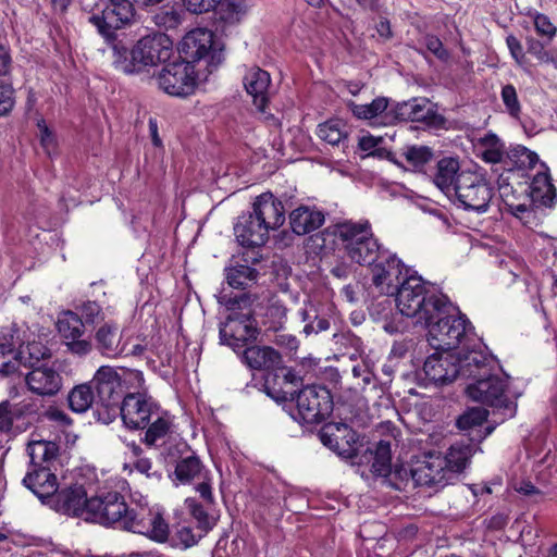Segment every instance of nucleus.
Masks as SVG:
<instances>
[{"label":"nucleus","mask_w":557,"mask_h":557,"mask_svg":"<svg viewBox=\"0 0 557 557\" xmlns=\"http://www.w3.org/2000/svg\"><path fill=\"white\" fill-rule=\"evenodd\" d=\"M126 487L127 482L122 479L111 478L104 481L102 490L85 499V506L77 507L75 516L85 521L132 531L164 543L170 530L163 511L159 507H149L147 503L129 509L122 495Z\"/></svg>","instance_id":"obj_1"},{"label":"nucleus","mask_w":557,"mask_h":557,"mask_svg":"<svg viewBox=\"0 0 557 557\" xmlns=\"http://www.w3.org/2000/svg\"><path fill=\"white\" fill-rule=\"evenodd\" d=\"M470 444L455 443L446 454L429 451L417 461L409 475L417 485L443 488L467 468L472 457Z\"/></svg>","instance_id":"obj_2"},{"label":"nucleus","mask_w":557,"mask_h":557,"mask_svg":"<svg viewBox=\"0 0 557 557\" xmlns=\"http://www.w3.org/2000/svg\"><path fill=\"white\" fill-rule=\"evenodd\" d=\"M394 295H396V306L399 312L416 319L419 324L430 323L436 317L451 309L448 298L437 293L431 283L425 282L416 272L403 280Z\"/></svg>","instance_id":"obj_3"},{"label":"nucleus","mask_w":557,"mask_h":557,"mask_svg":"<svg viewBox=\"0 0 557 557\" xmlns=\"http://www.w3.org/2000/svg\"><path fill=\"white\" fill-rule=\"evenodd\" d=\"M486 352L483 349L462 347L458 351L435 352L429 356L423 364V371L430 382L444 385L453 382L458 375L486 373Z\"/></svg>","instance_id":"obj_4"},{"label":"nucleus","mask_w":557,"mask_h":557,"mask_svg":"<svg viewBox=\"0 0 557 557\" xmlns=\"http://www.w3.org/2000/svg\"><path fill=\"white\" fill-rule=\"evenodd\" d=\"M111 48L115 69L125 74H133L143 67L169 60L173 42L165 34L156 33L139 39L131 51L117 40L111 42Z\"/></svg>","instance_id":"obj_5"},{"label":"nucleus","mask_w":557,"mask_h":557,"mask_svg":"<svg viewBox=\"0 0 557 557\" xmlns=\"http://www.w3.org/2000/svg\"><path fill=\"white\" fill-rule=\"evenodd\" d=\"M27 451L30 468L23 479V484L29 488L41 502L57 492V466L59 465V447L50 441H32Z\"/></svg>","instance_id":"obj_6"},{"label":"nucleus","mask_w":557,"mask_h":557,"mask_svg":"<svg viewBox=\"0 0 557 557\" xmlns=\"http://www.w3.org/2000/svg\"><path fill=\"white\" fill-rule=\"evenodd\" d=\"M219 302L228 311L226 319L220 325V339L222 344L234 350L244 346L258 335V327L253 319L251 299L248 295L231 297L226 294L219 296Z\"/></svg>","instance_id":"obj_7"},{"label":"nucleus","mask_w":557,"mask_h":557,"mask_svg":"<svg viewBox=\"0 0 557 557\" xmlns=\"http://www.w3.org/2000/svg\"><path fill=\"white\" fill-rule=\"evenodd\" d=\"M486 373H473V375H465L467 379H473L474 382L469 384L466 392L468 396L484 405L491 406L500 411L504 419L513 417L516 412V404L510 400L507 379L493 373L495 364L492 356L486 354Z\"/></svg>","instance_id":"obj_8"},{"label":"nucleus","mask_w":557,"mask_h":557,"mask_svg":"<svg viewBox=\"0 0 557 557\" xmlns=\"http://www.w3.org/2000/svg\"><path fill=\"white\" fill-rule=\"evenodd\" d=\"M428 327V341L436 350L453 351L462 341L468 339L472 331L471 323L451 304V309L436 317L430 323H423Z\"/></svg>","instance_id":"obj_9"},{"label":"nucleus","mask_w":557,"mask_h":557,"mask_svg":"<svg viewBox=\"0 0 557 557\" xmlns=\"http://www.w3.org/2000/svg\"><path fill=\"white\" fill-rule=\"evenodd\" d=\"M492 198L493 190L485 177L476 171L465 170L459 173L450 199L466 210L485 212Z\"/></svg>","instance_id":"obj_10"},{"label":"nucleus","mask_w":557,"mask_h":557,"mask_svg":"<svg viewBox=\"0 0 557 557\" xmlns=\"http://www.w3.org/2000/svg\"><path fill=\"white\" fill-rule=\"evenodd\" d=\"M134 16V0H103L101 15L94 14L89 21L111 44L116 40L115 32L131 24Z\"/></svg>","instance_id":"obj_11"},{"label":"nucleus","mask_w":557,"mask_h":557,"mask_svg":"<svg viewBox=\"0 0 557 557\" xmlns=\"http://www.w3.org/2000/svg\"><path fill=\"white\" fill-rule=\"evenodd\" d=\"M297 414L304 423L317 424L332 411L333 403L330 392L321 386H306L296 397Z\"/></svg>","instance_id":"obj_12"},{"label":"nucleus","mask_w":557,"mask_h":557,"mask_svg":"<svg viewBox=\"0 0 557 557\" xmlns=\"http://www.w3.org/2000/svg\"><path fill=\"white\" fill-rule=\"evenodd\" d=\"M158 86L168 95L186 97L194 92L197 85L195 66L189 61L168 64L157 76Z\"/></svg>","instance_id":"obj_13"},{"label":"nucleus","mask_w":557,"mask_h":557,"mask_svg":"<svg viewBox=\"0 0 557 557\" xmlns=\"http://www.w3.org/2000/svg\"><path fill=\"white\" fill-rule=\"evenodd\" d=\"M160 406L143 393H129L121 403L120 416L124 425L131 430L145 429L158 414Z\"/></svg>","instance_id":"obj_14"},{"label":"nucleus","mask_w":557,"mask_h":557,"mask_svg":"<svg viewBox=\"0 0 557 557\" xmlns=\"http://www.w3.org/2000/svg\"><path fill=\"white\" fill-rule=\"evenodd\" d=\"M412 272L395 255L386 251L372 268V282L380 293L394 295L403 280Z\"/></svg>","instance_id":"obj_15"},{"label":"nucleus","mask_w":557,"mask_h":557,"mask_svg":"<svg viewBox=\"0 0 557 557\" xmlns=\"http://www.w3.org/2000/svg\"><path fill=\"white\" fill-rule=\"evenodd\" d=\"M336 235L341 239L347 256L350 260H364L367 253L362 256L359 245H366V250L370 253L375 245V237L369 221H345L336 226Z\"/></svg>","instance_id":"obj_16"},{"label":"nucleus","mask_w":557,"mask_h":557,"mask_svg":"<svg viewBox=\"0 0 557 557\" xmlns=\"http://www.w3.org/2000/svg\"><path fill=\"white\" fill-rule=\"evenodd\" d=\"M102 490L96 468L89 463H82L72 470V516L76 515L77 507L85 506L89 493L96 495Z\"/></svg>","instance_id":"obj_17"},{"label":"nucleus","mask_w":557,"mask_h":557,"mask_svg":"<svg viewBox=\"0 0 557 557\" xmlns=\"http://www.w3.org/2000/svg\"><path fill=\"white\" fill-rule=\"evenodd\" d=\"M250 213L268 233L281 227L285 222L283 202L269 191L256 197Z\"/></svg>","instance_id":"obj_18"},{"label":"nucleus","mask_w":557,"mask_h":557,"mask_svg":"<svg viewBox=\"0 0 557 557\" xmlns=\"http://www.w3.org/2000/svg\"><path fill=\"white\" fill-rule=\"evenodd\" d=\"M395 114L399 120L422 122L426 125H436L442 121L435 112L434 104L426 98H413L397 104Z\"/></svg>","instance_id":"obj_19"},{"label":"nucleus","mask_w":557,"mask_h":557,"mask_svg":"<svg viewBox=\"0 0 557 557\" xmlns=\"http://www.w3.org/2000/svg\"><path fill=\"white\" fill-rule=\"evenodd\" d=\"M91 383L95 384L99 401H109L112 404V401L116 403L121 400L123 393L120 372L113 367H100L96 371Z\"/></svg>","instance_id":"obj_20"},{"label":"nucleus","mask_w":557,"mask_h":557,"mask_svg":"<svg viewBox=\"0 0 557 557\" xmlns=\"http://www.w3.org/2000/svg\"><path fill=\"white\" fill-rule=\"evenodd\" d=\"M26 384L30 392L39 396H52L57 394L62 380L59 373L49 367H35L26 374Z\"/></svg>","instance_id":"obj_21"},{"label":"nucleus","mask_w":557,"mask_h":557,"mask_svg":"<svg viewBox=\"0 0 557 557\" xmlns=\"http://www.w3.org/2000/svg\"><path fill=\"white\" fill-rule=\"evenodd\" d=\"M212 45V32L206 28H196L184 36L180 50L191 63L206 58L210 53Z\"/></svg>","instance_id":"obj_22"},{"label":"nucleus","mask_w":557,"mask_h":557,"mask_svg":"<svg viewBox=\"0 0 557 557\" xmlns=\"http://www.w3.org/2000/svg\"><path fill=\"white\" fill-rule=\"evenodd\" d=\"M234 233L237 242L244 247H258L265 244L269 237L267 228L249 214H243L238 218Z\"/></svg>","instance_id":"obj_23"},{"label":"nucleus","mask_w":557,"mask_h":557,"mask_svg":"<svg viewBox=\"0 0 557 557\" xmlns=\"http://www.w3.org/2000/svg\"><path fill=\"white\" fill-rule=\"evenodd\" d=\"M270 84V74L259 67L248 70L244 77V86L261 112H264L269 101Z\"/></svg>","instance_id":"obj_24"},{"label":"nucleus","mask_w":557,"mask_h":557,"mask_svg":"<svg viewBox=\"0 0 557 557\" xmlns=\"http://www.w3.org/2000/svg\"><path fill=\"white\" fill-rule=\"evenodd\" d=\"M462 171L460 170L458 159L445 157L437 161L432 181L441 191L448 198H451V193L457 185V178Z\"/></svg>","instance_id":"obj_25"},{"label":"nucleus","mask_w":557,"mask_h":557,"mask_svg":"<svg viewBox=\"0 0 557 557\" xmlns=\"http://www.w3.org/2000/svg\"><path fill=\"white\" fill-rule=\"evenodd\" d=\"M322 211L308 206H300L289 214V224L297 235H305L318 230L324 223Z\"/></svg>","instance_id":"obj_26"},{"label":"nucleus","mask_w":557,"mask_h":557,"mask_svg":"<svg viewBox=\"0 0 557 557\" xmlns=\"http://www.w3.org/2000/svg\"><path fill=\"white\" fill-rule=\"evenodd\" d=\"M243 361L251 369L272 371L282 363V357L272 347L251 346L244 350Z\"/></svg>","instance_id":"obj_27"},{"label":"nucleus","mask_w":557,"mask_h":557,"mask_svg":"<svg viewBox=\"0 0 557 557\" xmlns=\"http://www.w3.org/2000/svg\"><path fill=\"white\" fill-rule=\"evenodd\" d=\"M125 332L119 335L116 324L106 323L100 326L96 333V341L102 355L107 357H120L123 348H121Z\"/></svg>","instance_id":"obj_28"},{"label":"nucleus","mask_w":557,"mask_h":557,"mask_svg":"<svg viewBox=\"0 0 557 557\" xmlns=\"http://www.w3.org/2000/svg\"><path fill=\"white\" fill-rule=\"evenodd\" d=\"M321 442L334 450L341 449V443L345 441L346 444L355 442V433L351 432L346 423L336 422L327 423L320 431Z\"/></svg>","instance_id":"obj_29"},{"label":"nucleus","mask_w":557,"mask_h":557,"mask_svg":"<svg viewBox=\"0 0 557 557\" xmlns=\"http://www.w3.org/2000/svg\"><path fill=\"white\" fill-rule=\"evenodd\" d=\"M529 189V197L544 206H552L556 198V188L546 171H540L534 175Z\"/></svg>","instance_id":"obj_30"},{"label":"nucleus","mask_w":557,"mask_h":557,"mask_svg":"<svg viewBox=\"0 0 557 557\" xmlns=\"http://www.w3.org/2000/svg\"><path fill=\"white\" fill-rule=\"evenodd\" d=\"M216 11L218 20L225 26L239 24L248 13L245 0H221Z\"/></svg>","instance_id":"obj_31"},{"label":"nucleus","mask_w":557,"mask_h":557,"mask_svg":"<svg viewBox=\"0 0 557 557\" xmlns=\"http://www.w3.org/2000/svg\"><path fill=\"white\" fill-rule=\"evenodd\" d=\"M500 197L506 209L518 219L523 220L530 213L531 200L527 190L517 195L511 187L505 186L500 188Z\"/></svg>","instance_id":"obj_32"},{"label":"nucleus","mask_w":557,"mask_h":557,"mask_svg":"<svg viewBox=\"0 0 557 557\" xmlns=\"http://www.w3.org/2000/svg\"><path fill=\"white\" fill-rule=\"evenodd\" d=\"M476 149L481 158L487 163L502 162L505 154V145L495 134H486L478 140Z\"/></svg>","instance_id":"obj_33"},{"label":"nucleus","mask_w":557,"mask_h":557,"mask_svg":"<svg viewBox=\"0 0 557 557\" xmlns=\"http://www.w3.org/2000/svg\"><path fill=\"white\" fill-rule=\"evenodd\" d=\"M352 114L362 120H371L375 117H386L388 109V99L377 97L371 103L357 104L354 101L347 103Z\"/></svg>","instance_id":"obj_34"},{"label":"nucleus","mask_w":557,"mask_h":557,"mask_svg":"<svg viewBox=\"0 0 557 557\" xmlns=\"http://www.w3.org/2000/svg\"><path fill=\"white\" fill-rule=\"evenodd\" d=\"M225 274L227 284L234 288H246L258 277V271L247 264L231 265L225 269Z\"/></svg>","instance_id":"obj_35"},{"label":"nucleus","mask_w":557,"mask_h":557,"mask_svg":"<svg viewBox=\"0 0 557 557\" xmlns=\"http://www.w3.org/2000/svg\"><path fill=\"white\" fill-rule=\"evenodd\" d=\"M146 428L145 443L149 446H153L170 433L172 422L170 417L160 408L158 414L151 419Z\"/></svg>","instance_id":"obj_36"},{"label":"nucleus","mask_w":557,"mask_h":557,"mask_svg":"<svg viewBox=\"0 0 557 557\" xmlns=\"http://www.w3.org/2000/svg\"><path fill=\"white\" fill-rule=\"evenodd\" d=\"M347 125L338 119L329 120L318 126L317 135L330 145H339L347 137Z\"/></svg>","instance_id":"obj_37"},{"label":"nucleus","mask_w":557,"mask_h":557,"mask_svg":"<svg viewBox=\"0 0 557 557\" xmlns=\"http://www.w3.org/2000/svg\"><path fill=\"white\" fill-rule=\"evenodd\" d=\"M185 506L189 515L197 522V530L200 531V535H206L215 525L214 518L209 516L203 505L199 504L195 498H187Z\"/></svg>","instance_id":"obj_38"},{"label":"nucleus","mask_w":557,"mask_h":557,"mask_svg":"<svg viewBox=\"0 0 557 557\" xmlns=\"http://www.w3.org/2000/svg\"><path fill=\"white\" fill-rule=\"evenodd\" d=\"M175 476L181 483H188L196 478H202V465L195 456L180 460L175 468Z\"/></svg>","instance_id":"obj_39"},{"label":"nucleus","mask_w":557,"mask_h":557,"mask_svg":"<svg viewBox=\"0 0 557 557\" xmlns=\"http://www.w3.org/2000/svg\"><path fill=\"white\" fill-rule=\"evenodd\" d=\"M21 366L20 351L15 343H0V372L8 375L16 372Z\"/></svg>","instance_id":"obj_40"},{"label":"nucleus","mask_w":557,"mask_h":557,"mask_svg":"<svg viewBox=\"0 0 557 557\" xmlns=\"http://www.w3.org/2000/svg\"><path fill=\"white\" fill-rule=\"evenodd\" d=\"M21 366L35 368V364L49 356L48 348L40 342H30L25 347H21Z\"/></svg>","instance_id":"obj_41"},{"label":"nucleus","mask_w":557,"mask_h":557,"mask_svg":"<svg viewBox=\"0 0 557 557\" xmlns=\"http://www.w3.org/2000/svg\"><path fill=\"white\" fill-rule=\"evenodd\" d=\"M403 156L411 166L421 171L433 159V151L428 146H409L405 148Z\"/></svg>","instance_id":"obj_42"},{"label":"nucleus","mask_w":557,"mask_h":557,"mask_svg":"<svg viewBox=\"0 0 557 557\" xmlns=\"http://www.w3.org/2000/svg\"><path fill=\"white\" fill-rule=\"evenodd\" d=\"M94 398L90 383H84L72 388V411H86L92 405Z\"/></svg>","instance_id":"obj_43"},{"label":"nucleus","mask_w":557,"mask_h":557,"mask_svg":"<svg viewBox=\"0 0 557 557\" xmlns=\"http://www.w3.org/2000/svg\"><path fill=\"white\" fill-rule=\"evenodd\" d=\"M371 469L374 474L380 476L391 474V448L388 443L383 441L379 443Z\"/></svg>","instance_id":"obj_44"},{"label":"nucleus","mask_w":557,"mask_h":557,"mask_svg":"<svg viewBox=\"0 0 557 557\" xmlns=\"http://www.w3.org/2000/svg\"><path fill=\"white\" fill-rule=\"evenodd\" d=\"M44 504H47L54 511L69 516L70 515V487L67 485H62L59 488V484L57 485V492L48 495L45 498Z\"/></svg>","instance_id":"obj_45"},{"label":"nucleus","mask_w":557,"mask_h":557,"mask_svg":"<svg viewBox=\"0 0 557 557\" xmlns=\"http://www.w3.org/2000/svg\"><path fill=\"white\" fill-rule=\"evenodd\" d=\"M508 157L520 169H532L539 162V156L535 152L520 145L510 149Z\"/></svg>","instance_id":"obj_46"},{"label":"nucleus","mask_w":557,"mask_h":557,"mask_svg":"<svg viewBox=\"0 0 557 557\" xmlns=\"http://www.w3.org/2000/svg\"><path fill=\"white\" fill-rule=\"evenodd\" d=\"M301 318L304 321L310 320L313 318V321L309 322L305 325L304 332L309 335L311 333H319L329 330L330 322L324 318H319L317 314V310L312 304L306 306L304 310L300 311Z\"/></svg>","instance_id":"obj_47"},{"label":"nucleus","mask_w":557,"mask_h":557,"mask_svg":"<svg viewBox=\"0 0 557 557\" xmlns=\"http://www.w3.org/2000/svg\"><path fill=\"white\" fill-rule=\"evenodd\" d=\"M487 418V410L481 407H474L467 410L457 420V425L460 430H470L480 426Z\"/></svg>","instance_id":"obj_48"},{"label":"nucleus","mask_w":557,"mask_h":557,"mask_svg":"<svg viewBox=\"0 0 557 557\" xmlns=\"http://www.w3.org/2000/svg\"><path fill=\"white\" fill-rule=\"evenodd\" d=\"M119 372L122 383V393H124L125 389L143 388L145 379L141 371L135 369H121Z\"/></svg>","instance_id":"obj_49"},{"label":"nucleus","mask_w":557,"mask_h":557,"mask_svg":"<svg viewBox=\"0 0 557 557\" xmlns=\"http://www.w3.org/2000/svg\"><path fill=\"white\" fill-rule=\"evenodd\" d=\"M502 100L506 107V111L512 116L518 117L521 112V106L518 99L516 88L508 84L502 88Z\"/></svg>","instance_id":"obj_50"},{"label":"nucleus","mask_w":557,"mask_h":557,"mask_svg":"<svg viewBox=\"0 0 557 557\" xmlns=\"http://www.w3.org/2000/svg\"><path fill=\"white\" fill-rule=\"evenodd\" d=\"M202 536L203 535H200V531L197 530L195 533L190 527L181 525L176 530L173 540L177 541L176 544H181L184 548H188L197 544Z\"/></svg>","instance_id":"obj_51"},{"label":"nucleus","mask_w":557,"mask_h":557,"mask_svg":"<svg viewBox=\"0 0 557 557\" xmlns=\"http://www.w3.org/2000/svg\"><path fill=\"white\" fill-rule=\"evenodd\" d=\"M101 408L97 410L98 421L103 424H109L117 417L120 413L121 403L120 401H100Z\"/></svg>","instance_id":"obj_52"},{"label":"nucleus","mask_w":557,"mask_h":557,"mask_svg":"<svg viewBox=\"0 0 557 557\" xmlns=\"http://www.w3.org/2000/svg\"><path fill=\"white\" fill-rule=\"evenodd\" d=\"M75 333L72 326V355L84 357L92 350L91 335L89 333L86 337L75 338Z\"/></svg>","instance_id":"obj_53"},{"label":"nucleus","mask_w":557,"mask_h":557,"mask_svg":"<svg viewBox=\"0 0 557 557\" xmlns=\"http://www.w3.org/2000/svg\"><path fill=\"white\" fill-rule=\"evenodd\" d=\"M185 8L195 14H201L215 9L221 0H183Z\"/></svg>","instance_id":"obj_54"},{"label":"nucleus","mask_w":557,"mask_h":557,"mask_svg":"<svg viewBox=\"0 0 557 557\" xmlns=\"http://www.w3.org/2000/svg\"><path fill=\"white\" fill-rule=\"evenodd\" d=\"M37 126H38V131H39L38 135L40 138V144H41L42 148L45 149V151L48 154H51L55 147L54 137H53L51 131L46 125L44 120L38 121Z\"/></svg>","instance_id":"obj_55"},{"label":"nucleus","mask_w":557,"mask_h":557,"mask_svg":"<svg viewBox=\"0 0 557 557\" xmlns=\"http://www.w3.org/2000/svg\"><path fill=\"white\" fill-rule=\"evenodd\" d=\"M13 104V88L10 85H0V116L9 113Z\"/></svg>","instance_id":"obj_56"},{"label":"nucleus","mask_w":557,"mask_h":557,"mask_svg":"<svg viewBox=\"0 0 557 557\" xmlns=\"http://www.w3.org/2000/svg\"><path fill=\"white\" fill-rule=\"evenodd\" d=\"M121 348H123V351L121 352L120 357H141L146 351V345L141 343L132 344V338L127 337L126 335L123 338Z\"/></svg>","instance_id":"obj_57"},{"label":"nucleus","mask_w":557,"mask_h":557,"mask_svg":"<svg viewBox=\"0 0 557 557\" xmlns=\"http://www.w3.org/2000/svg\"><path fill=\"white\" fill-rule=\"evenodd\" d=\"M506 44L509 52L518 65H522L524 62V51L521 42L513 35L506 37Z\"/></svg>","instance_id":"obj_58"},{"label":"nucleus","mask_w":557,"mask_h":557,"mask_svg":"<svg viewBox=\"0 0 557 557\" xmlns=\"http://www.w3.org/2000/svg\"><path fill=\"white\" fill-rule=\"evenodd\" d=\"M351 373L354 377L361 380L363 387L372 383L374 377L372 370L364 361L355 364L351 369Z\"/></svg>","instance_id":"obj_59"},{"label":"nucleus","mask_w":557,"mask_h":557,"mask_svg":"<svg viewBox=\"0 0 557 557\" xmlns=\"http://www.w3.org/2000/svg\"><path fill=\"white\" fill-rule=\"evenodd\" d=\"M534 26L540 35L546 36L548 38H552L556 33L555 26L552 24L549 18L543 14L535 16Z\"/></svg>","instance_id":"obj_60"},{"label":"nucleus","mask_w":557,"mask_h":557,"mask_svg":"<svg viewBox=\"0 0 557 557\" xmlns=\"http://www.w3.org/2000/svg\"><path fill=\"white\" fill-rule=\"evenodd\" d=\"M13 425V413L9 401L0 403V432H9Z\"/></svg>","instance_id":"obj_61"},{"label":"nucleus","mask_w":557,"mask_h":557,"mask_svg":"<svg viewBox=\"0 0 557 557\" xmlns=\"http://www.w3.org/2000/svg\"><path fill=\"white\" fill-rule=\"evenodd\" d=\"M424 44L430 52L441 60L448 58V52L444 49L442 41L435 36H426Z\"/></svg>","instance_id":"obj_62"},{"label":"nucleus","mask_w":557,"mask_h":557,"mask_svg":"<svg viewBox=\"0 0 557 557\" xmlns=\"http://www.w3.org/2000/svg\"><path fill=\"white\" fill-rule=\"evenodd\" d=\"M134 469L145 474L147 478L160 479L161 474L158 471H152V462L146 457H139L133 465Z\"/></svg>","instance_id":"obj_63"},{"label":"nucleus","mask_w":557,"mask_h":557,"mask_svg":"<svg viewBox=\"0 0 557 557\" xmlns=\"http://www.w3.org/2000/svg\"><path fill=\"white\" fill-rule=\"evenodd\" d=\"M500 268L505 271L508 275H511L512 277L509 280L510 282H513L518 276H520L523 272V265L518 260L509 259V260H502L500 261Z\"/></svg>","instance_id":"obj_64"}]
</instances>
